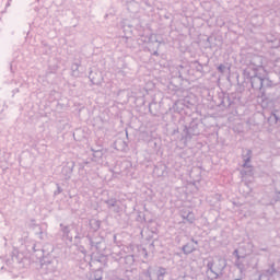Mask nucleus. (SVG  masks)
Wrapping results in <instances>:
<instances>
[{
    "label": "nucleus",
    "mask_w": 280,
    "mask_h": 280,
    "mask_svg": "<svg viewBox=\"0 0 280 280\" xmlns=\"http://www.w3.org/2000/svg\"><path fill=\"white\" fill-rule=\"evenodd\" d=\"M253 174V167H250V166H247V174Z\"/></svg>",
    "instance_id": "f03ea898"
},
{
    "label": "nucleus",
    "mask_w": 280,
    "mask_h": 280,
    "mask_svg": "<svg viewBox=\"0 0 280 280\" xmlns=\"http://www.w3.org/2000/svg\"><path fill=\"white\" fill-rule=\"evenodd\" d=\"M220 70H222V67H219Z\"/></svg>",
    "instance_id": "7ed1b4c3"
},
{
    "label": "nucleus",
    "mask_w": 280,
    "mask_h": 280,
    "mask_svg": "<svg viewBox=\"0 0 280 280\" xmlns=\"http://www.w3.org/2000/svg\"><path fill=\"white\" fill-rule=\"evenodd\" d=\"M278 194H280V191H278Z\"/></svg>",
    "instance_id": "20e7f679"
},
{
    "label": "nucleus",
    "mask_w": 280,
    "mask_h": 280,
    "mask_svg": "<svg viewBox=\"0 0 280 280\" xmlns=\"http://www.w3.org/2000/svg\"><path fill=\"white\" fill-rule=\"evenodd\" d=\"M258 71H262L264 75L256 74L250 79L253 89H261L264 86V80H266V70L260 67Z\"/></svg>",
    "instance_id": "f257e3e1"
}]
</instances>
